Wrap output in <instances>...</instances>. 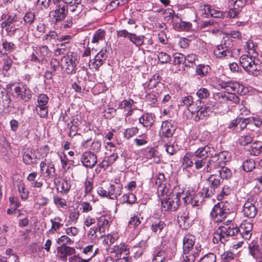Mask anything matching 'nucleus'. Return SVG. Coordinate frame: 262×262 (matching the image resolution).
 Listing matches in <instances>:
<instances>
[{"mask_svg":"<svg viewBox=\"0 0 262 262\" xmlns=\"http://www.w3.org/2000/svg\"><path fill=\"white\" fill-rule=\"evenodd\" d=\"M253 141V138L251 134L244 135L241 136L239 139L238 142L242 146H246L251 143Z\"/></svg>","mask_w":262,"mask_h":262,"instance_id":"obj_45","label":"nucleus"},{"mask_svg":"<svg viewBox=\"0 0 262 262\" xmlns=\"http://www.w3.org/2000/svg\"><path fill=\"white\" fill-rule=\"evenodd\" d=\"M144 38L143 35L138 36L136 34L131 33L128 39L137 47H140L143 45Z\"/></svg>","mask_w":262,"mask_h":262,"instance_id":"obj_35","label":"nucleus"},{"mask_svg":"<svg viewBox=\"0 0 262 262\" xmlns=\"http://www.w3.org/2000/svg\"><path fill=\"white\" fill-rule=\"evenodd\" d=\"M80 161L83 166L92 168L97 164V157L94 152L90 151H85L82 154Z\"/></svg>","mask_w":262,"mask_h":262,"instance_id":"obj_12","label":"nucleus"},{"mask_svg":"<svg viewBox=\"0 0 262 262\" xmlns=\"http://www.w3.org/2000/svg\"><path fill=\"white\" fill-rule=\"evenodd\" d=\"M177 221L179 226L186 229L189 226V216L188 211L186 208H183L178 215Z\"/></svg>","mask_w":262,"mask_h":262,"instance_id":"obj_19","label":"nucleus"},{"mask_svg":"<svg viewBox=\"0 0 262 262\" xmlns=\"http://www.w3.org/2000/svg\"><path fill=\"white\" fill-rule=\"evenodd\" d=\"M17 21L16 16H11L9 15L7 19L1 24L2 28H5L7 26H10L12 24L15 23Z\"/></svg>","mask_w":262,"mask_h":262,"instance_id":"obj_58","label":"nucleus"},{"mask_svg":"<svg viewBox=\"0 0 262 262\" xmlns=\"http://www.w3.org/2000/svg\"><path fill=\"white\" fill-rule=\"evenodd\" d=\"M122 203H126L127 204H132L135 203L136 201V197L132 193H127L124 194L121 199Z\"/></svg>","mask_w":262,"mask_h":262,"instance_id":"obj_42","label":"nucleus"},{"mask_svg":"<svg viewBox=\"0 0 262 262\" xmlns=\"http://www.w3.org/2000/svg\"><path fill=\"white\" fill-rule=\"evenodd\" d=\"M221 257L223 262H229L230 260H232L234 258V254L231 251L225 252L222 255Z\"/></svg>","mask_w":262,"mask_h":262,"instance_id":"obj_64","label":"nucleus"},{"mask_svg":"<svg viewBox=\"0 0 262 262\" xmlns=\"http://www.w3.org/2000/svg\"><path fill=\"white\" fill-rule=\"evenodd\" d=\"M196 95L200 99H205L209 96L210 92L207 89L202 88L197 91Z\"/></svg>","mask_w":262,"mask_h":262,"instance_id":"obj_52","label":"nucleus"},{"mask_svg":"<svg viewBox=\"0 0 262 262\" xmlns=\"http://www.w3.org/2000/svg\"><path fill=\"white\" fill-rule=\"evenodd\" d=\"M154 119L151 114L146 113L143 115L139 118L140 123L146 127H151L154 124Z\"/></svg>","mask_w":262,"mask_h":262,"instance_id":"obj_30","label":"nucleus"},{"mask_svg":"<svg viewBox=\"0 0 262 262\" xmlns=\"http://www.w3.org/2000/svg\"><path fill=\"white\" fill-rule=\"evenodd\" d=\"M197 59L196 56L195 54H188L185 56V66L189 68H193L194 66H196L194 63L195 61Z\"/></svg>","mask_w":262,"mask_h":262,"instance_id":"obj_40","label":"nucleus"},{"mask_svg":"<svg viewBox=\"0 0 262 262\" xmlns=\"http://www.w3.org/2000/svg\"><path fill=\"white\" fill-rule=\"evenodd\" d=\"M158 59L161 63H166L169 62L171 60V57L167 53L161 52L159 53Z\"/></svg>","mask_w":262,"mask_h":262,"instance_id":"obj_53","label":"nucleus"},{"mask_svg":"<svg viewBox=\"0 0 262 262\" xmlns=\"http://www.w3.org/2000/svg\"><path fill=\"white\" fill-rule=\"evenodd\" d=\"M166 225L165 222L161 220H157L152 222L150 229L151 231L156 233H160L163 230L165 229Z\"/></svg>","mask_w":262,"mask_h":262,"instance_id":"obj_29","label":"nucleus"},{"mask_svg":"<svg viewBox=\"0 0 262 262\" xmlns=\"http://www.w3.org/2000/svg\"><path fill=\"white\" fill-rule=\"evenodd\" d=\"M227 203L221 202L217 203L213 208L210 216L214 222H221L230 214V210Z\"/></svg>","mask_w":262,"mask_h":262,"instance_id":"obj_3","label":"nucleus"},{"mask_svg":"<svg viewBox=\"0 0 262 262\" xmlns=\"http://www.w3.org/2000/svg\"><path fill=\"white\" fill-rule=\"evenodd\" d=\"M203 192L195 193L193 190H188L186 195L182 198L185 204H190L192 206H199L203 201Z\"/></svg>","mask_w":262,"mask_h":262,"instance_id":"obj_7","label":"nucleus"},{"mask_svg":"<svg viewBox=\"0 0 262 262\" xmlns=\"http://www.w3.org/2000/svg\"><path fill=\"white\" fill-rule=\"evenodd\" d=\"M54 183L56 186L61 185V190L64 192H68L70 189L71 184L67 180H63L61 181H58L57 182L55 180Z\"/></svg>","mask_w":262,"mask_h":262,"instance_id":"obj_49","label":"nucleus"},{"mask_svg":"<svg viewBox=\"0 0 262 262\" xmlns=\"http://www.w3.org/2000/svg\"><path fill=\"white\" fill-rule=\"evenodd\" d=\"M170 185L169 184H162L157 187V194L159 197H168L169 194L172 192L170 190Z\"/></svg>","mask_w":262,"mask_h":262,"instance_id":"obj_31","label":"nucleus"},{"mask_svg":"<svg viewBox=\"0 0 262 262\" xmlns=\"http://www.w3.org/2000/svg\"><path fill=\"white\" fill-rule=\"evenodd\" d=\"M219 177L222 179H228L232 176L231 170L224 166L219 170Z\"/></svg>","mask_w":262,"mask_h":262,"instance_id":"obj_41","label":"nucleus"},{"mask_svg":"<svg viewBox=\"0 0 262 262\" xmlns=\"http://www.w3.org/2000/svg\"><path fill=\"white\" fill-rule=\"evenodd\" d=\"M141 224V221L139 217L134 216L130 219L128 222V226L130 228H135Z\"/></svg>","mask_w":262,"mask_h":262,"instance_id":"obj_54","label":"nucleus"},{"mask_svg":"<svg viewBox=\"0 0 262 262\" xmlns=\"http://www.w3.org/2000/svg\"><path fill=\"white\" fill-rule=\"evenodd\" d=\"M12 106V101L10 95L5 88L0 86V112L5 110L9 111Z\"/></svg>","mask_w":262,"mask_h":262,"instance_id":"obj_11","label":"nucleus"},{"mask_svg":"<svg viewBox=\"0 0 262 262\" xmlns=\"http://www.w3.org/2000/svg\"><path fill=\"white\" fill-rule=\"evenodd\" d=\"M104 34L105 32L103 30L101 29L97 30L93 37L92 42L93 43L98 42L99 40L103 38Z\"/></svg>","mask_w":262,"mask_h":262,"instance_id":"obj_51","label":"nucleus"},{"mask_svg":"<svg viewBox=\"0 0 262 262\" xmlns=\"http://www.w3.org/2000/svg\"><path fill=\"white\" fill-rule=\"evenodd\" d=\"M210 69V68L208 66L199 64L196 66L195 72L198 75L202 77L208 74Z\"/></svg>","mask_w":262,"mask_h":262,"instance_id":"obj_39","label":"nucleus"},{"mask_svg":"<svg viewBox=\"0 0 262 262\" xmlns=\"http://www.w3.org/2000/svg\"><path fill=\"white\" fill-rule=\"evenodd\" d=\"M165 259V254L164 251H159L153 258L152 262H163Z\"/></svg>","mask_w":262,"mask_h":262,"instance_id":"obj_56","label":"nucleus"},{"mask_svg":"<svg viewBox=\"0 0 262 262\" xmlns=\"http://www.w3.org/2000/svg\"><path fill=\"white\" fill-rule=\"evenodd\" d=\"M246 72L253 76H257L260 74L261 72V66L259 60L257 58L256 60H255V61L253 63L252 67Z\"/></svg>","mask_w":262,"mask_h":262,"instance_id":"obj_32","label":"nucleus"},{"mask_svg":"<svg viewBox=\"0 0 262 262\" xmlns=\"http://www.w3.org/2000/svg\"><path fill=\"white\" fill-rule=\"evenodd\" d=\"M57 243L59 245H61V246H63L67 244H70L71 240L67 235H62L58 239Z\"/></svg>","mask_w":262,"mask_h":262,"instance_id":"obj_61","label":"nucleus"},{"mask_svg":"<svg viewBox=\"0 0 262 262\" xmlns=\"http://www.w3.org/2000/svg\"><path fill=\"white\" fill-rule=\"evenodd\" d=\"M204 107V102L199 99L196 100L195 103H192V106L190 109L192 110V113L199 112L203 107Z\"/></svg>","mask_w":262,"mask_h":262,"instance_id":"obj_50","label":"nucleus"},{"mask_svg":"<svg viewBox=\"0 0 262 262\" xmlns=\"http://www.w3.org/2000/svg\"><path fill=\"white\" fill-rule=\"evenodd\" d=\"M228 153L227 151H223L217 154H215L213 157H216V160L222 165L224 166V164L228 161Z\"/></svg>","mask_w":262,"mask_h":262,"instance_id":"obj_46","label":"nucleus"},{"mask_svg":"<svg viewBox=\"0 0 262 262\" xmlns=\"http://www.w3.org/2000/svg\"><path fill=\"white\" fill-rule=\"evenodd\" d=\"M249 150L251 155L258 156L262 153V142H258L252 143Z\"/></svg>","mask_w":262,"mask_h":262,"instance_id":"obj_37","label":"nucleus"},{"mask_svg":"<svg viewBox=\"0 0 262 262\" xmlns=\"http://www.w3.org/2000/svg\"><path fill=\"white\" fill-rule=\"evenodd\" d=\"M224 85L228 93L242 94L245 89L244 85L236 82H227Z\"/></svg>","mask_w":262,"mask_h":262,"instance_id":"obj_18","label":"nucleus"},{"mask_svg":"<svg viewBox=\"0 0 262 262\" xmlns=\"http://www.w3.org/2000/svg\"><path fill=\"white\" fill-rule=\"evenodd\" d=\"M249 124L248 118H238V127L239 132L242 131L246 127L247 125Z\"/></svg>","mask_w":262,"mask_h":262,"instance_id":"obj_60","label":"nucleus"},{"mask_svg":"<svg viewBox=\"0 0 262 262\" xmlns=\"http://www.w3.org/2000/svg\"><path fill=\"white\" fill-rule=\"evenodd\" d=\"M133 102L132 99H129L128 101L124 100L119 103V107L120 108H127V110L130 111Z\"/></svg>","mask_w":262,"mask_h":262,"instance_id":"obj_57","label":"nucleus"},{"mask_svg":"<svg viewBox=\"0 0 262 262\" xmlns=\"http://www.w3.org/2000/svg\"><path fill=\"white\" fill-rule=\"evenodd\" d=\"M210 112V109L208 107H203L202 109L196 114L194 117V120L199 121L201 119H203L209 115Z\"/></svg>","mask_w":262,"mask_h":262,"instance_id":"obj_38","label":"nucleus"},{"mask_svg":"<svg viewBox=\"0 0 262 262\" xmlns=\"http://www.w3.org/2000/svg\"><path fill=\"white\" fill-rule=\"evenodd\" d=\"M40 171L41 173L45 170V172L48 176L54 177L55 174L54 164L52 162H48L47 159L42 161L40 164Z\"/></svg>","mask_w":262,"mask_h":262,"instance_id":"obj_21","label":"nucleus"},{"mask_svg":"<svg viewBox=\"0 0 262 262\" xmlns=\"http://www.w3.org/2000/svg\"><path fill=\"white\" fill-rule=\"evenodd\" d=\"M110 252L112 253H115L117 257H121L123 254L125 256L129 254V250L127 246L122 243L114 246L113 247H110Z\"/></svg>","mask_w":262,"mask_h":262,"instance_id":"obj_22","label":"nucleus"},{"mask_svg":"<svg viewBox=\"0 0 262 262\" xmlns=\"http://www.w3.org/2000/svg\"><path fill=\"white\" fill-rule=\"evenodd\" d=\"M216 256L213 253H209L205 255L200 260V262H215Z\"/></svg>","mask_w":262,"mask_h":262,"instance_id":"obj_59","label":"nucleus"},{"mask_svg":"<svg viewBox=\"0 0 262 262\" xmlns=\"http://www.w3.org/2000/svg\"><path fill=\"white\" fill-rule=\"evenodd\" d=\"M239 229L234 225L225 224L221 226L217 229L219 240L222 243L228 241L231 236H236L238 234Z\"/></svg>","mask_w":262,"mask_h":262,"instance_id":"obj_5","label":"nucleus"},{"mask_svg":"<svg viewBox=\"0 0 262 262\" xmlns=\"http://www.w3.org/2000/svg\"><path fill=\"white\" fill-rule=\"evenodd\" d=\"M61 5L56 6V9L50 12V16L53 17L55 22L62 20L66 17L68 8L64 3H61Z\"/></svg>","mask_w":262,"mask_h":262,"instance_id":"obj_13","label":"nucleus"},{"mask_svg":"<svg viewBox=\"0 0 262 262\" xmlns=\"http://www.w3.org/2000/svg\"><path fill=\"white\" fill-rule=\"evenodd\" d=\"M195 237L191 235L185 236L183 239V261L194 262L195 259V255L191 252L194 246Z\"/></svg>","mask_w":262,"mask_h":262,"instance_id":"obj_4","label":"nucleus"},{"mask_svg":"<svg viewBox=\"0 0 262 262\" xmlns=\"http://www.w3.org/2000/svg\"><path fill=\"white\" fill-rule=\"evenodd\" d=\"M219 176L213 174L210 176L207 180L209 187L204 190L206 198L211 197L215 192V190L220 185L221 182Z\"/></svg>","mask_w":262,"mask_h":262,"instance_id":"obj_10","label":"nucleus"},{"mask_svg":"<svg viewBox=\"0 0 262 262\" xmlns=\"http://www.w3.org/2000/svg\"><path fill=\"white\" fill-rule=\"evenodd\" d=\"M57 37L58 34L56 32L51 31L43 36L42 39L43 41H46L47 43H49L50 42H51L52 40H55Z\"/></svg>","mask_w":262,"mask_h":262,"instance_id":"obj_47","label":"nucleus"},{"mask_svg":"<svg viewBox=\"0 0 262 262\" xmlns=\"http://www.w3.org/2000/svg\"><path fill=\"white\" fill-rule=\"evenodd\" d=\"M182 194L170 192L168 197L161 198V207L164 211H176L179 207Z\"/></svg>","mask_w":262,"mask_h":262,"instance_id":"obj_2","label":"nucleus"},{"mask_svg":"<svg viewBox=\"0 0 262 262\" xmlns=\"http://www.w3.org/2000/svg\"><path fill=\"white\" fill-rule=\"evenodd\" d=\"M14 92L18 98L25 101H28L32 96L31 91L25 86L16 87Z\"/></svg>","mask_w":262,"mask_h":262,"instance_id":"obj_20","label":"nucleus"},{"mask_svg":"<svg viewBox=\"0 0 262 262\" xmlns=\"http://www.w3.org/2000/svg\"><path fill=\"white\" fill-rule=\"evenodd\" d=\"M61 61L63 64L61 66L62 68L65 69V71L67 74H71L75 71L76 67L75 59L72 56H64L62 58Z\"/></svg>","mask_w":262,"mask_h":262,"instance_id":"obj_17","label":"nucleus"},{"mask_svg":"<svg viewBox=\"0 0 262 262\" xmlns=\"http://www.w3.org/2000/svg\"><path fill=\"white\" fill-rule=\"evenodd\" d=\"M37 156L35 155V150L32 149L28 148L23 155V161L27 165H31L36 163Z\"/></svg>","mask_w":262,"mask_h":262,"instance_id":"obj_23","label":"nucleus"},{"mask_svg":"<svg viewBox=\"0 0 262 262\" xmlns=\"http://www.w3.org/2000/svg\"><path fill=\"white\" fill-rule=\"evenodd\" d=\"M18 191L20 194V198L22 200H25L28 197V192L25 189L23 184L18 185Z\"/></svg>","mask_w":262,"mask_h":262,"instance_id":"obj_63","label":"nucleus"},{"mask_svg":"<svg viewBox=\"0 0 262 262\" xmlns=\"http://www.w3.org/2000/svg\"><path fill=\"white\" fill-rule=\"evenodd\" d=\"M107 55L106 50H101L95 56L93 60H90L89 66H92L93 69L98 70L99 67L103 64L106 60Z\"/></svg>","mask_w":262,"mask_h":262,"instance_id":"obj_15","label":"nucleus"},{"mask_svg":"<svg viewBox=\"0 0 262 262\" xmlns=\"http://www.w3.org/2000/svg\"><path fill=\"white\" fill-rule=\"evenodd\" d=\"M62 219L59 216H55L53 219L50 220V222L52 224L51 228L50 231L52 233L57 232L60 228H61L63 224L61 223Z\"/></svg>","mask_w":262,"mask_h":262,"instance_id":"obj_34","label":"nucleus"},{"mask_svg":"<svg viewBox=\"0 0 262 262\" xmlns=\"http://www.w3.org/2000/svg\"><path fill=\"white\" fill-rule=\"evenodd\" d=\"M110 218L106 216H101L98 220V226L108 228L110 226Z\"/></svg>","mask_w":262,"mask_h":262,"instance_id":"obj_48","label":"nucleus"},{"mask_svg":"<svg viewBox=\"0 0 262 262\" xmlns=\"http://www.w3.org/2000/svg\"><path fill=\"white\" fill-rule=\"evenodd\" d=\"M138 132V128L137 127H131L127 128L124 132V137L127 139L130 138L134 135H135Z\"/></svg>","mask_w":262,"mask_h":262,"instance_id":"obj_55","label":"nucleus"},{"mask_svg":"<svg viewBox=\"0 0 262 262\" xmlns=\"http://www.w3.org/2000/svg\"><path fill=\"white\" fill-rule=\"evenodd\" d=\"M204 9L206 14L210 15L212 17L215 18H221L223 16V13L221 11L212 8L209 5H205Z\"/></svg>","mask_w":262,"mask_h":262,"instance_id":"obj_36","label":"nucleus"},{"mask_svg":"<svg viewBox=\"0 0 262 262\" xmlns=\"http://www.w3.org/2000/svg\"><path fill=\"white\" fill-rule=\"evenodd\" d=\"M81 1L82 0H64L69 11L75 16H78L83 10V5L81 4Z\"/></svg>","mask_w":262,"mask_h":262,"instance_id":"obj_16","label":"nucleus"},{"mask_svg":"<svg viewBox=\"0 0 262 262\" xmlns=\"http://www.w3.org/2000/svg\"><path fill=\"white\" fill-rule=\"evenodd\" d=\"M223 166L220 162L216 160V157H211L205 167V170L207 172H210L219 168H221Z\"/></svg>","mask_w":262,"mask_h":262,"instance_id":"obj_26","label":"nucleus"},{"mask_svg":"<svg viewBox=\"0 0 262 262\" xmlns=\"http://www.w3.org/2000/svg\"><path fill=\"white\" fill-rule=\"evenodd\" d=\"M185 56L184 55L180 53H176L173 55V64L180 65L183 63L185 65Z\"/></svg>","mask_w":262,"mask_h":262,"instance_id":"obj_43","label":"nucleus"},{"mask_svg":"<svg viewBox=\"0 0 262 262\" xmlns=\"http://www.w3.org/2000/svg\"><path fill=\"white\" fill-rule=\"evenodd\" d=\"M58 253H60L61 259L63 260H67V256L72 255L75 253V250L73 247H70L67 246H59L57 248Z\"/></svg>","mask_w":262,"mask_h":262,"instance_id":"obj_27","label":"nucleus"},{"mask_svg":"<svg viewBox=\"0 0 262 262\" xmlns=\"http://www.w3.org/2000/svg\"><path fill=\"white\" fill-rule=\"evenodd\" d=\"M255 162L252 159L246 160L243 164V169L247 172L252 171L255 168Z\"/></svg>","mask_w":262,"mask_h":262,"instance_id":"obj_44","label":"nucleus"},{"mask_svg":"<svg viewBox=\"0 0 262 262\" xmlns=\"http://www.w3.org/2000/svg\"><path fill=\"white\" fill-rule=\"evenodd\" d=\"M50 70L51 72H53L55 74V72L58 69L59 67V61L55 59L52 58L50 61Z\"/></svg>","mask_w":262,"mask_h":262,"instance_id":"obj_62","label":"nucleus"},{"mask_svg":"<svg viewBox=\"0 0 262 262\" xmlns=\"http://www.w3.org/2000/svg\"><path fill=\"white\" fill-rule=\"evenodd\" d=\"M195 158V152H187L183 158V166L184 168L191 167L193 165Z\"/></svg>","mask_w":262,"mask_h":262,"instance_id":"obj_33","label":"nucleus"},{"mask_svg":"<svg viewBox=\"0 0 262 262\" xmlns=\"http://www.w3.org/2000/svg\"><path fill=\"white\" fill-rule=\"evenodd\" d=\"M177 128L175 121L172 120L165 121L162 124V134L163 137H171Z\"/></svg>","mask_w":262,"mask_h":262,"instance_id":"obj_14","label":"nucleus"},{"mask_svg":"<svg viewBox=\"0 0 262 262\" xmlns=\"http://www.w3.org/2000/svg\"><path fill=\"white\" fill-rule=\"evenodd\" d=\"M123 186L121 184H111L108 189L109 198L112 200H116L118 196L122 193Z\"/></svg>","mask_w":262,"mask_h":262,"instance_id":"obj_25","label":"nucleus"},{"mask_svg":"<svg viewBox=\"0 0 262 262\" xmlns=\"http://www.w3.org/2000/svg\"><path fill=\"white\" fill-rule=\"evenodd\" d=\"M211 148L208 145L199 147L195 151V158L193 165L195 168L199 170L203 168L206 164V159L209 157Z\"/></svg>","mask_w":262,"mask_h":262,"instance_id":"obj_6","label":"nucleus"},{"mask_svg":"<svg viewBox=\"0 0 262 262\" xmlns=\"http://www.w3.org/2000/svg\"><path fill=\"white\" fill-rule=\"evenodd\" d=\"M163 93V91H161L160 94L159 93L158 90L157 89L156 91H153L146 96V100L149 102L150 104H155L157 102L158 99H161V95Z\"/></svg>","mask_w":262,"mask_h":262,"instance_id":"obj_28","label":"nucleus"},{"mask_svg":"<svg viewBox=\"0 0 262 262\" xmlns=\"http://www.w3.org/2000/svg\"><path fill=\"white\" fill-rule=\"evenodd\" d=\"M257 58L249 55H243L239 59L240 63L243 69L247 71L252 67L253 63Z\"/></svg>","mask_w":262,"mask_h":262,"instance_id":"obj_24","label":"nucleus"},{"mask_svg":"<svg viewBox=\"0 0 262 262\" xmlns=\"http://www.w3.org/2000/svg\"><path fill=\"white\" fill-rule=\"evenodd\" d=\"M257 198L255 196H251L248 198L243 206V211L244 215L249 218L254 217L257 213V208L255 204L257 203Z\"/></svg>","mask_w":262,"mask_h":262,"instance_id":"obj_8","label":"nucleus"},{"mask_svg":"<svg viewBox=\"0 0 262 262\" xmlns=\"http://www.w3.org/2000/svg\"><path fill=\"white\" fill-rule=\"evenodd\" d=\"M49 101V98L45 94H40L37 98V104L36 106L37 114L41 118H46L48 116V109L47 106Z\"/></svg>","mask_w":262,"mask_h":262,"instance_id":"obj_9","label":"nucleus"},{"mask_svg":"<svg viewBox=\"0 0 262 262\" xmlns=\"http://www.w3.org/2000/svg\"><path fill=\"white\" fill-rule=\"evenodd\" d=\"M232 40L229 37L224 38L220 45L216 46L213 51V54L217 58L228 59L232 57Z\"/></svg>","mask_w":262,"mask_h":262,"instance_id":"obj_1","label":"nucleus"}]
</instances>
